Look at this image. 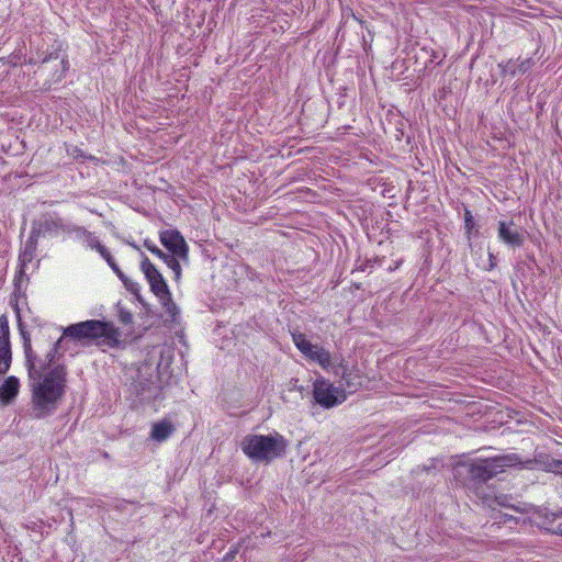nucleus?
Wrapping results in <instances>:
<instances>
[{
	"label": "nucleus",
	"instance_id": "obj_1",
	"mask_svg": "<svg viewBox=\"0 0 562 562\" xmlns=\"http://www.w3.org/2000/svg\"><path fill=\"white\" fill-rule=\"evenodd\" d=\"M25 357L27 372L31 379L48 371L32 386V405L35 418H44L57 408V404L64 395L66 372L64 367L54 366V361L47 363V355L44 359L33 355L31 347L25 344Z\"/></svg>",
	"mask_w": 562,
	"mask_h": 562
},
{
	"label": "nucleus",
	"instance_id": "obj_2",
	"mask_svg": "<svg viewBox=\"0 0 562 562\" xmlns=\"http://www.w3.org/2000/svg\"><path fill=\"white\" fill-rule=\"evenodd\" d=\"M120 337L119 329L109 322L89 319L69 325L64 329L54 348L47 352V363L50 364L55 360L59 349L66 350L71 344L82 347L113 348L119 345Z\"/></svg>",
	"mask_w": 562,
	"mask_h": 562
},
{
	"label": "nucleus",
	"instance_id": "obj_3",
	"mask_svg": "<svg viewBox=\"0 0 562 562\" xmlns=\"http://www.w3.org/2000/svg\"><path fill=\"white\" fill-rule=\"evenodd\" d=\"M519 463V458L514 453L488 459H467L456 463L453 473L457 480L487 481L503 472L506 468L515 467Z\"/></svg>",
	"mask_w": 562,
	"mask_h": 562
},
{
	"label": "nucleus",
	"instance_id": "obj_4",
	"mask_svg": "<svg viewBox=\"0 0 562 562\" xmlns=\"http://www.w3.org/2000/svg\"><path fill=\"white\" fill-rule=\"evenodd\" d=\"M288 442L278 432L273 435H248L241 441V450L257 462H270L285 452Z\"/></svg>",
	"mask_w": 562,
	"mask_h": 562
},
{
	"label": "nucleus",
	"instance_id": "obj_5",
	"mask_svg": "<svg viewBox=\"0 0 562 562\" xmlns=\"http://www.w3.org/2000/svg\"><path fill=\"white\" fill-rule=\"evenodd\" d=\"M292 340L305 359L317 363L326 372L338 373L341 370L342 361L333 356L323 346L313 342L305 334L292 333Z\"/></svg>",
	"mask_w": 562,
	"mask_h": 562
},
{
	"label": "nucleus",
	"instance_id": "obj_6",
	"mask_svg": "<svg viewBox=\"0 0 562 562\" xmlns=\"http://www.w3.org/2000/svg\"><path fill=\"white\" fill-rule=\"evenodd\" d=\"M313 395L315 402L324 408L337 406L347 398L345 390L324 378H317L313 383Z\"/></svg>",
	"mask_w": 562,
	"mask_h": 562
},
{
	"label": "nucleus",
	"instance_id": "obj_7",
	"mask_svg": "<svg viewBox=\"0 0 562 562\" xmlns=\"http://www.w3.org/2000/svg\"><path fill=\"white\" fill-rule=\"evenodd\" d=\"M140 270L145 274L151 292L158 299H168L169 289L164 277L147 257L143 258L140 262Z\"/></svg>",
	"mask_w": 562,
	"mask_h": 562
},
{
	"label": "nucleus",
	"instance_id": "obj_8",
	"mask_svg": "<svg viewBox=\"0 0 562 562\" xmlns=\"http://www.w3.org/2000/svg\"><path fill=\"white\" fill-rule=\"evenodd\" d=\"M498 238L509 247H521L525 241L526 232L513 221H501L498 223Z\"/></svg>",
	"mask_w": 562,
	"mask_h": 562
},
{
	"label": "nucleus",
	"instance_id": "obj_9",
	"mask_svg": "<svg viewBox=\"0 0 562 562\" xmlns=\"http://www.w3.org/2000/svg\"><path fill=\"white\" fill-rule=\"evenodd\" d=\"M160 243L175 256L182 260L188 259V245L182 235L176 229H166L160 233Z\"/></svg>",
	"mask_w": 562,
	"mask_h": 562
},
{
	"label": "nucleus",
	"instance_id": "obj_10",
	"mask_svg": "<svg viewBox=\"0 0 562 562\" xmlns=\"http://www.w3.org/2000/svg\"><path fill=\"white\" fill-rule=\"evenodd\" d=\"M12 363L10 345V333L8 321L4 316L0 318V375H4Z\"/></svg>",
	"mask_w": 562,
	"mask_h": 562
},
{
	"label": "nucleus",
	"instance_id": "obj_11",
	"mask_svg": "<svg viewBox=\"0 0 562 562\" xmlns=\"http://www.w3.org/2000/svg\"><path fill=\"white\" fill-rule=\"evenodd\" d=\"M68 68L67 60L56 54V55H49L48 57H45L42 61V66L40 67L38 71L41 75L50 74V82H58L64 77L66 70Z\"/></svg>",
	"mask_w": 562,
	"mask_h": 562
},
{
	"label": "nucleus",
	"instance_id": "obj_12",
	"mask_svg": "<svg viewBox=\"0 0 562 562\" xmlns=\"http://www.w3.org/2000/svg\"><path fill=\"white\" fill-rule=\"evenodd\" d=\"M21 389L20 379L15 375H0V405L8 406L18 397Z\"/></svg>",
	"mask_w": 562,
	"mask_h": 562
},
{
	"label": "nucleus",
	"instance_id": "obj_13",
	"mask_svg": "<svg viewBox=\"0 0 562 562\" xmlns=\"http://www.w3.org/2000/svg\"><path fill=\"white\" fill-rule=\"evenodd\" d=\"M175 431V426L169 419H162L151 425L149 438L157 442L166 441Z\"/></svg>",
	"mask_w": 562,
	"mask_h": 562
},
{
	"label": "nucleus",
	"instance_id": "obj_14",
	"mask_svg": "<svg viewBox=\"0 0 562 562\" xmlns=\"http://www.w3.org/2000/svg\"><path fill=\"white\" fill-rule=\"evenodd\" d=\"M76 232V235H77V238L80 239L82 241V244L88 247V248H91V249H94L97 250L99 254L102 252V249H106L101 243L100 240L98 239V237L87 231L86 228L83 227H77L75 229Z\"/></svg>",
	"mask_w": 562,
	"mask_h": 562
},
{
	"label": "nucleus",
	"instance_id": "obj_15",
	"mask_svg": "<svg viewBox=\"0 0 562 562\" xmlns=\"http://www.w3.org/2000/svg\"><path fill=\"white\" fill-rule=\"evenodd\" d=\"M358 372V369L342 370V382L349 389V392H355L356 389L362 384V379Z\"/></svg>",
	"mask_w": 562,
	"mask_h": 562
},
{
	"label": "nucleus",
	"instance_id": "obj_16",
	"mask_svg": "<svg viewBox=\"0 0 562 562\" xmlns=\"http://www.w3.org/2000/svg\"><path fill=\"white\" fill-rule=\"evenodd\" d=\"M35 256V246L33 243H27L20 255L21 272L25 273L29 270V265Z\"/></svg>",
	"mask_w": 562,
	"mask_h": 562
},
{
	"label": "nucleus",
	"instance_id": "obj_17",
	"mask_svg": "<svg viewBox=\"0 0 562 562\" xmlns=\"http://www.w3.org/2000/svg\"><path fill=\"white\" fill-rule=\"evenodd\" d=\"M530 67V61L528 59L521 60L518 64L508 61L504 68V74H509L512 76H516L519 74H525Z\"/></svg>",
	"mask_w": 562,
	"mask_h": 562
},
{
	"label": "nucleus",
	"instance_id": "obj_18",
	"mask_svg": "<svg viewBox=\"0 0 562 562\" xmlns=\"http://www.w3.org/2000/svg\"><path fill=\"white\" fill-rule=\"evenodd\" d=\"M100 255L108 262V265L111 267L113 272L124 282L125 285H127V278L121 271V269L116 265L115 260L113 259V257L111 256L109 250L108 249H102V252Z\"/></svg>",
	"mask_w": 562,
	"mask_h": 562
},
{
	"label": "nucleus",
	"instance_id": "obj_19",
	"mask_svg": "<svg viewBox=\"0 0 562 562\" xmlns=\"http://www.w3.org/2000/svg\"><path fill=\"white\" fill-rule=\"evenodd\" d=\"M176 257L177 256H175L172 254L169 256H166L164 262L172 270V272L175 273V279L179 280L180 276H181V266L179 263V260Z\"/></svg>",
	"mask_w": 562,
	"mask_h": 562
},
{
	"label": "nucleus",
	"instance_id": "obj_20",
	"mask_svg": "<svg viewBox=\"0 0 562 562\" xmlns=\"http://www.w3.org/2000/svg\"><path fill=\"white\" fill-rule=\"evenodd\" d=\"M160 301V303L164 305L166 312L175 317L177 314H178V307L177 305L175 304V302L172 301L171 299V293L170 291L168 292V299H158Z\"/></svg>",
	"mask_w": 562,
	"mask_h": 562
},
{
	"label": "nucleus",
	"instance_id": "obj_21",
	"mask_svg": "<svg viewBox=\"0 0 562 562\" xmlns=\"http://www.w3.org/2000/svg\"><path fill=\"white\" fill-rule=\"evenodd\" d=\"M473 228H474L473 216L470 211H467L465 212V231L469 236L472 234Z\"/></svg>",
	"mask_w": 562,
	"mask_h": 562
},
{
	"label": "nucleus",
	"instance_id": "obj_22",
	"mask_svg": "<svg viewBox=\"0 0 562 562\" xmlns=\"http://www.w3.org/2000/svg\"><path fill=\"white\" fill-rule=\"evenodd\" d=\"M146 247L147 249L154 254L155 256H157L158 258H160L162 261H165V258L166 256H169V254H165L164 251H161L157 246L155 245H148L146 244Z\"/></svg>",
	"mask_w": 562,
	"mask_h": 562
},
{
	"label": "nucleus",
	"instance_id": "obj_23",
	"mask_svg": "<svg viewBox=\"0 0 562 562\" xmlns=\"http://www.w3.org/2000/svg\"><path fill=\"white\" fill-rule=\"evenodd\" d=\"M131 318H132V316L130 314L122 317L124 323L131 322Z\"/></svg>",
	"mask_w": 562,
	"mask_h": 562
}]
</instances>
